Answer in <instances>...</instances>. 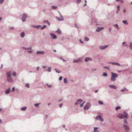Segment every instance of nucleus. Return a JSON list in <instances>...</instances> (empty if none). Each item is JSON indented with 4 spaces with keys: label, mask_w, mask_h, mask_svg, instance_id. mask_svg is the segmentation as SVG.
<instances>
[{
    "label": "nucleus",
    "mask_w": 132,
    "mask_h": 132,
    "mask_svg": "<svg viewBox=\"0 0 132 132\" xmlns=\"http://www.w3.org/2000/svg\"><path fill=\"white\" fill-rule=\"evenodd\" d=\"M111 73L112 75L111 79V81H114L116 80V79L115 78L117 77L118 75L116 73H113L112 72Z\"/></svg>",
    "instance_id": "f257e3e1"
},
{
    "label": "nucleus",
    "mask_w": 132,
    "mask_h": 132,
    "mask_svg": "<svg viewBox=\"0 0 132 132\" xmlns=\"http://www.w3.org/2000/svg\"><path fill=\"white\" fill-rule=\"evenodd\" d=\"M90 106L91 105L89 103H87L86 105L84 106V109L86 110H88L90 108Z\"/></svg>",
    "instance_id": "f03ea898"
},
{
    "label": "nucleus",
    "mask_w": 132,
    "mask_h": 132,
    "mask_svg": "<svg viewBox=\"0 0 132 132\" xmlns=\"http://www.w3.org/2000/svg\"><path fill=\"white\" fill-rule=\"evenodd\" d=\"M27 17V14L25 13H24L23 14L22 16V20L23 22H25L26 20V18Z\"/></svg>",
    "instance_id": "7ed1b4c3"
},
{
    "label": "nucleus",
    "mask_w": 132,
    "mask_h": 132,
    "mask_svg": "<svg viewBox=\"0 0 132 132\" xmlns=\"http://www.w3.org/2000/svg\"><path fill=\"white\" fill-rule=\"evenodd\" d=\"M82 60V58L80 57L77 60H73V63H76L78 62H80Z\"/></svg>",
    "instance_id": "20e7f679"
},
{
    "label": "nucleus",
    "mask_w": 132,
    "mask_h": 132,
    "mask_svg": "<svg viewBox=\"0 0 132 132\" xmlns=\"http://www.w3.org/2000/svg\"><path fill=\"white\" fill-rule=\"evenodd\" d=\"M108 46V45H106L105 46H101L99 47V48L100 50H103L107 48Z\"/></svg>",
    "instance_id": "39448f33"
},
{
    "label": "nucleus",
    "mask_w": 132,
    "mask_h": 132,
    "mask_svg": "<svg viewBox=\"0 0 132 132\" xmlns=\"http://www.w3.org/2000/svg\"><path fill=\"white\" fill-rule=\"evenodd\" d=\"M50 35L53 39H55L57 38L56 36L54 33H50Z\"/></svg>",
    "instance_id": "423d86ee"
},
{
    "label": "nucleus",
    "mask_w": 132,
    "mask_h": 132,
    "mask_svg": "<svg viewBox=\"0 0 132 132\" xmlns=\"http://www.w3.org/2000/svg\"><path fill=\"white\" fill-rule=\"evenodd\" d=\"M7 80L9 82H12L13 80L11 77H7Z\"/></svg>",
    "instance_id": "0eeeda50"
},
{
    "label": "nucleus",
    "mask_w": 132,
    "mask_h": 132,
    "mask_svg": "<svg viewBox=\"0 0 132 132\" xmlns=\"http://www.w3.org/2000/svg\"><path fill=\"white\" fill-rule=\"evenodd\" d=\"M45 53V52L43 51H37L36 53V54L37 55L39 54H43Z\"/></svg>",
    "instance_id": "6e6552de"
},
{
    "label": "nucleus",
    "mask_w": 132,
    "mask_h": 132,
    "mask_svg": "<svg viewBox=\"0 0 132 132\" xmlns=\"http://www.w3.org/2000/svg\"><path fill=\"white\" fill-rule=\"evenodd\" d=\"M104 29L103 27H98L97 28L96 30V32H99L101 31L102 29Z\"/></svg>",
    "instance_id": "1a4fd4ad"
},
{
    "label": "nucleus",
    "mask_w": 132,
    "mask_h": 132,
    "mask_svg": "<svg viewBox=\"0 0 132 132\" xmlns=\"http://www.w3.org/2000/svg\"><path fill=\"white\" fill-rule=\"evenodd\" d=\"M125 130L126 131H129L130 130V128L129 127L127 126L124 125L123 126Z\"/></svg>",
    "instance_id": "9d476101"
},
{
    "label": "nucleus",
    "mask_w": 132,
    "mask_h": 132,
    "mask_svg": "<svg viewBox=\"0 0 132 132\" xmlns=\"http://www.w3.org/2000/svg\"><path fill=\"white\" fill-rule=\"evenodd\" d=\"M92 59L89 57H86L85 58V62H87L89 61H92Z\"/></svg>",
    "instance_id": "9b49d317"
},
{
    "label": "nucleus",
    "mask_w": 132,
    "mask_h": 132,
    "mask_svg": "<svg viewBox=\"0 0 132 132\" xmlns=\"http://www.w3.org/2000/svg\"><path fill=\"white\" fill-rule=\"evenodd\" d=\"M82 101V100L81 99H78L77 100L76 102L75 103V105H78V104L79 103V102H81Z\"/></svg>",
    "instance_id": "f8f14e48"
},
{
    "label": "nucleus",
    "mask_w": 132,
    "mask_h": 132,
    "mask_svg": "<svg viewBox=\"0 0 132 132\" xmlns=\"http://www.w3.org/2000/svg\"><path fill=\"white\" fill-rule=\"evenodd\" d=\"M109 86L111 88H113L115 89L117 88V87L114 85H109Z\"/></svg>",
    "instance_id": "ddd939ff"
},
{
    "label": "nucleus",
    "mask_w": 132,
    "mask_h": 132,
    "mask_svg": "<svg viewBox=\"0 0 132 132\" xmlns=\"http://www.w3.org/2000/svg\"><path fill=\"white\" fill-rule=\"evenodd\" d=\"M10 87H9L7 89H6L5 91V93L6 94H9L10 91Z\"/></svg>",
    "instance_id": "4468645a"
},
{
    "label": "nucleus",
    "mask_w": 132,
    "mask_h": 132,
    "mask_svg": "<svg viewBox=\"0 0 132 132\" xmlns=\"http://www.w3.org/2000/svg\"><path fill=\"white\" fill-rule=\"evenodd\" d=\"M11 72L10 71L6 72V74L7 75V77H11Z\"/></svg>",
    "instance_id": "2eb2a0df"
},
{
    "label": "nucleus",
    "mask_w": 132,
    "mask_h": 132,
    "mask_svg": "<svg viewBox=\"0 0 132 132\" xmlns=\"http://www.w3.org/2000/svg\"><path fill=\"white\" fill-rule=\"evenodd\" d=\"M124 114H125L123 116V117L126 118H128V114L125 112H124Z\"/></svg>",
    "instance_id": "dca6fc26"
},
{
    "label": "nucleus",
    "mask_w": 132,
    "mask_h": 132,
    "mask_svg": "<svg viewBox=\"0 0 132 132\" xmlns=\"http://www.w3.org/2000/svg\"><path fill=\"white\" fill-rule=\"evenodd\" d=\"M56 18L57 19L58 21H63L64 19L63 18H60L59 17H56Z\"/></svg>",
    "instance_id": "f3484780"
},
{
    "label": "nucleus",
    "mask_w": 132,
    "mask_h": 132,
    "mask_svg": "<svg viewBox=\"0 0 132 132\" xmlns=\"http://www.w3.org/2000/svg\"><path fill=\"white\" fill-rule=\"evenodd\" d=\"M21 36L22 38H23L25 36V34L24 32H21L20 33Z\"/></svg>",
    "instance_id": "a211bd4d"
},
{
    "label": "nucleus",
    "mask_w": 132,
    "mask_h": 132,
    "mask_svg": "<svg viewBox=\"0 0 132 132\" xmlns=\"http://www.w3.org/2000/svg\"><path fill=\"white\" fill-rule=\"evenodd\" d=\"M122 46L123 47L125 46L127 47V44L125 42H123L122 43Z\"/></svg>",
    "instance_id": "6ab92c4d"
},
{
    "label": "nucleus",
    "mask_w": 132,
    "mask_h": 132,
    "mask_svg": "<svg viewBox=\"0 0 132 132\" xmlns=\"http://www.w3.org/2000/svg\"><path fill=\"white\" fill-rule=\"evenodd\" d=\"M122 22L126 25H127L128 24V23L127 22V21L126 20H123L122 21Z\"/></svg>",
    "instance_id": "aec40b11"
},
{
    "label": "nucleus",
    "mask_w": 132,
    "mask_h": 132,
    "mask_svg": "<svg viewBox=\"0 0 132 132\" xmlns=\"http://www.w3.org/2000/svg\"><path fill=\"white\" fill-rule=\"evenodd\" d=\"M27 108V107L26 106H24L22 108L21 110L22 111H25V110Z\"/></svg>",
    "instance_id": "412c9836"
},
{
    "label": "nucleus",
    "mask_w": 132,
    "mask_h": 132,
    "mask_svg": "<svg viewBox=\"0 0 132 132\" xmlns=\"http://www.w3.org/2000/svg\"><path fill=\"white\" fill-rule=\"evenodd\" d=\"M52 9L53 10H55L57 8V7L56 6H54L52 5L51 6Z\"/></svg>",
    "instance_id": "4be33fe9"
},
{
    "label": "nucleus",
    "mask_w": 132,
    "mask_h": 132,
    "mask_svg": "<svg viewBox=\"0 0 132 132\" xmlns=\"http://www.w3.org/2000/svg\"><path fill=\"white\" fill-rule=\"evenodd\" d=\"M56 32H57L58 34H61V30L59 29L57 30L56 31Z\"/></svg>",
    "instance_id": "5701e85b"
},
{
    "label": "nucleus",
    "mask_w": 132,
    "mask_h": 132,
    "mask_svg": "<svg viewBox=\"0 0 132 132\" xmlns=\"http://www.w3.org/2000/svg\"><path fill=\"white\" fill-rule=\"evenodd\" d=\"M84 39L86 41H88L89 40V39L88 37H84Z\"/></svg>",
    "instance_id": "b1692460"
},
{
    "label": "nucleus",
    "mask_w": 132,
    "mask_h": 132,
    "mask_svg": "<svg viewBox=\"0 0 132 132\" xmlns=\"http://www.w3.org/2000/svg\"><path fill=\"white\" fill-rule=\"evenodd\" d=\"M101 116H97L96 117V118H95L96 120H99V119H100V118H101Z\"/></svg>",
    "instance_id": "393cba45"
},
{
    "label": "nucleus",
    "mask_w": 132,
    "mask_h": 132,
    "mask_svg": "<svg viewBox=\"0 0 132 132\" xmlns=\"http://www.w3.org/2000/svg\"><path fill=\"white\" fill-rule=\"evenodd\" d=\"M115 27H116L118 30L119 29L118 26L117 24H114L113 25Z\"/></svg>",
    "instance_id": "a878e982"
},
{
    "label": "nucleus",
    "mask_w": 132,
    "mask_h": 132,
    "mask_svg": "<svg viewBox=\"0 0 132 132\" xmlns=\"http://www.w3.org/2000/svg\"><path fill=\"white\" fill-rule=\"evenodd\" d=\"M103 74L102 75V76H104V77H106L108 76L107 74L106 73L104 72L103 73Z\"/></svg>",
    "instance_id": "bb28decb"
},
{
    "label": "nucleus",
    "mask_w": 132,
    "mask_h": 132,
    "mask_svg": "<svg viewBox=\"0 0 132 132\" xmlns=\"http://www.w3.org/2000/svg\"><path fill=\"white\" fill-rule=\"evenodd\" d=\"M113 65H116L119 66H121V65L119 64V63H114V64H113Z\"/></svg>",
    "instance_id": "cd10ccee"
},
{
    "label": "nucleus",
    "mask_w": 132,
    "mask_h": 132,
    "mask_svg": "<svg viewBox=\"0 0 132 132\" xmlns=\"http://www.w3.org/2000/svg\"><path fill=\"white\" fill-rule=\"evenodd\" d=\"M64 82L65 83H67L68 82V81L66 78H65L64 79Z\"/></svg>",
    "instance_id": "c85d7f7f"
},
{
    "label": "nucleus",
    "mask_w": 132,
    "mask_h": 132,
    "mask_svg": "<svg viewBox=\"0 0 132 132\" xmlns=\"http://www.w3.org/2000/svg\"><path fill=\"white\" fill-rule=\"evenodd\" d=\"M46 26L45 25H44L42 28H41L40 29L42 30L44 29L46 27Z\"/></svg>",
    "instance_id": "c756f323"
},
{
    "label": "nucleus",
    "mask_w": 132,
    "mask_h": 132,
    "mask_svg": "<svg viewBox=\"0 0 132 132\" xmlns=\"http://www.w3.org/2000/svg\"><path fill=\"white\" fill-rule=\"evenodd\" d=\"M98 103L101 105H103V103L101 101H99L98 102Z\"/></svg>",
    "instance_id": "7c9ffc66"
},
{
    "label": "nucleus",
    "mask_w": 132,
    "mask_h": 132,
    "mask_svg": "<svg viewBox=\"0 0 132 132\" xmlns=\"http://www.w3.org/2000/svg\"><path fill=\"white\" fill-rule=\"evenodd\" d=\"M55 70L56 72L58 73H60L61 72V71H58V69H57L56 68L55 69Z\"/></svg>",
    "instance_id": "2f4dec72"
},
{
    "label": "nucleus",
    "mask_w": 132,
    "mask_h": 132,
    "mask_svg": "<svg viewBox=\"0 0 132 132\" xmlns=\"http://www.w3.org/2000/svg\"><path fill=\"white\" fill-rule=\"evenodd\" d=\"M81 1V0H77L76 2L77 4H79Z\"/></svg>",
    "instance_id": "473e14b6"
},
{
    "label": "nucleus",
    "mask_w": 132,
    "mask_h": 132,
    "mask_svg": "<svg viewBox=\"0 0 132 132\" xmlns=\"http://www.w3.org/2000/svg\"><path fill=\"white\" fill-rule=\"evenodd\" d=\"M12 75L14 76H16V73L15 71H13L12 73Z\"/></svg>",
    "instance_id": "72a5a7b5"
},
{
    "label": "nucleus",
    "mask_w": 132,
    "mask_h": 132,
    "mask_svg": "<svg viewBox=\"0 0 132 132\" xmlns=\"http://www.w3.org/2000/svg\"><path fill=\"white\" fill-rule=\"evenodd\" d=\"M40 104V103H36V104H34V105L36 107H38V108H39V107L38 106Z\"/></svg>",
    "instance_id": "f704fd0d"
},
{
    "label": "nucleus",
    "mask_w": 132,
    "mask_h": 132,
    "mask_svg": "<svg viewBox=\"0 0 132 132\" xmlns=\"http://www.w3.org/2000/svg\"><path fill=\"white\" fill-rule=\"evenodd\" d=\"M121 108V107L120 106H117L115 108L116 110H117L118 109H120Z\"/></svg>",
    "instance_id": "c9c22d12"
},
{
    "label": "nucleus",
    "mask_w": 132,
    "mask_h": 132,
    "mask_svg": "<svg viewBox=\"0 0 132 132\" xmlns=\"http://www.w3.org/2000/svg\"><path fill=\"white\" fill-rule=\"evenodd\" d=\"M51 67H48V72H50L51 71Z\"/></svg>",
    "instance_id": "e433bc0d"
},
{
    "label": "nucleus",
    "mask_w": 132,
    "mask_h": 132,
    "mask_svg": "<svg viewBox=\"0 0 132 132\" xmlns=\"http://www.w3.org/2000/svg\"><path fill=\"white\" fill-rule=\"evenodd\" d=\"M22 48L25 50H29V48H26L24 47H22Z\"/></svg>",
    "instance_id": "4c0bfd02"
},
{
    "label": "nucleus",
    "mask_w": 132,
    "mask_h": 132,
    "mask_svg": "<svg viewBox=\"0 0 132 132\" xmlns=\"http://www.w3.org/2000/svg\"><path fill=\"white\" fill-rule=\"evenodd\" d=\"M46 85L49 88H51L52 87V86L51 85H49L48 84H46Z\"/></svg>",
    "instance_id": "58836bf2"
},
{
    "label": "nucleus",
    "mask_w": 132,
    "mask_h": 132,
    "mask_svg": "<svg viewBox=\"0 0 132 132\" xmlns=\"http://www.w3.org/2000/svg\"><path fill=\"white\" fill-rule=\"evenodd\" d=\"M130 47L131 49H132V42L130 44Z\"/></svg>",
    "instance_id": "ea45409f"
},
{
    "label": "nucleus",
    "mask_w": 132,
    "mask_h": 132,
    "mask_svg": "<svg viewBox=\"0 0 132 132\" xmlns=\"http://www.w3.org/2000/svg\"><path fill=\"white\" fill-rule=\"evenodd\" d=\"M26 86L28 88H29L30 87L29 84H26Z\"/></svg>",
    "instance_id": "a19ab883"
},
{
    "label": "nucleus",
    "mask_w": 132,
    "mask_h": 132,
    "mask_svg": "<svg viewBox=\"0 0 132 132\" xmlns=\"http://www.w3.org/2000/svg\"><path fill=\"white\" fill-rule=\"evenodd\" d=\"M4 1V0H0V4H2Z\"/></svg>",
    "instance_id": "79ce46f5"
},
{
    "label": "nucleus",
    "mask_w": 132,
    "mask_h": 132,
    "mask_svg": "<svg viewBox=\"0 0 132 132\" xmlns=\"http://www.w3.org/2000/svg\"><path fill=\"white\" fill-rule=\"evenodd\" d=\"M120 8V6L119 5H118L117 6V8L118 9V11H119L120 10L119 9V8Z\"/></svg>",
    "instance_id": "37998d69"
},
{
    "label": "nucleus",
    "mask_w": 132,
    "mask_h": 132,
    "mask_svg": "<svg viewBox=\"0 0 132 132\" xmlns=\"http://www.w3.org/2000/svg\"><path fill=\"white\" fill-rule=\"evenodd\" d=\"M60 59L61 60H62L64 62H65L66 61L63 59L62 57H60Z\"/></svg>",
    "instance_id": "c03bdc74"
},
{
    "label": "nucleus",
    "mask_w": 132,
    "mask_h": 132,
    "mask_svg": "<svg viewBox=\"0 0 132 132\" xmlns=\"http://www.w3.org/2000/svg\"><path fill=\"white\" fill-rule=\"evenodd\" d=\"M62 79V77L60 76L59 78V80L60 81H61Z\"/></svg>",
    "instance_id": "a18cd8bd"
},
{
    "label": "nucleus",
    "mask_w": 132,
    "mask_h": 132,
    "mask_svg": "<svg viewBox=\"0 0 132 132\" xmlns=\"http://www.w3.org/2000/svg\"><path fill=\"white\" fill-rule=\"evenodd\" d=\"M94 131L95 132L96 131V130L98 128L97 127H94Z\"/></svg>",
    "instance_id": "49530a36"
},
{
    "label": "nucleus",
    "mask_w": 132,
    "mask_h": 132,
    "mask_svg": "<svg viewBox=\"0 0 132 132\" xmlns=\"http://www.w3.org/2000/svg\"><path fill=\"white\" fill-rule=\"evenodd\" d=\"M44 22L45 23H47L48 21L47 20H45L44 21Z\"/></svg>",
    "instance_id": "de8ad7c7"
},
{
    "label": "nucleus",
    "mask_w": 132,
    "mask_h": 132,
    "mask_svg": "<svg viewBox=\"0 0 132 132\" xmlns=\"http://www.w3.org/2000/svg\"><path fill=\"white\" fill-rule=\"evenodd\" d=\"M99 120H101V121H104V120L101 117V118H100V119H99Z\"/></svg>",
    "instance_id": "09e8293b"
},
{
    "label": "nucleus",
    "mask_w": 132,
    "mask_h": 132,
    "mask_svg": "<svg viewBox=\"0 0 132 132\" xmlns=\"http://www.w3.org/2000/svg\"><path fill=\"white\" fill-rule=\"evenodd\" d=\"M119 2H120L122 4L124 2V1L123 0H120Z\"/></svg>",
    "instance_id": "8fccbe9b"
},
{
    "label": "nucleus",
    "mask_w": 132,
    "mask_h": 132,
    "mask_svg": "<svg viewBox=\"0 0 132 132\" xmlns=\"http://www.w3.org/2000/svg\"><path fill=\"white\" fill-rule=\"evenodd\" d=\"M41 26L40 25H38L36 27V28L39 29V28Z\"/></svg>",
    "instance_id": "3c124183"
},
{
    "label": "nucleus",
    "mask_w": 132,
    "mask_h": 132,
    "mask_svg": "<svg viewBox=\"0 0 132 132\" xmlns=\"http://www.w3.org/2000/svg\"><path fill=\"white\" fill-rule=\"evenodd\" d=\"M75 27H76L77 28H78V25L76 23H75Z\"/></svg>",
    "instance_id": "603ef678"
},
{
    "label": "nucleus",
    "mask_w": 132,
    "mask_h": 132,
    "mask_svg": "<svg viewBox=\"0 0 132 132\" xmlns=\"http://www.w3.org/2000/svg\"><path fill=\"white\" fill-rule=\"evenodd\" d=\"M63 104L62 103H61V104L59 105V106L60 108H61L62 107V106L63 105Z\"/></svg>",
    "instance_id": "864d4df0"
},
{
    "label": "nucleus",
    "mask_w": 132,
    "mask_h": 132,
    "mask_svg": "<svg viewBox=\"0 0 132 132\" xmlns=\"http://www.w3.org/2000/svg\"><path fill=\"white\" fill-rule=\"evenodd\" d=\"M127 120H125L124 121V123H127Z\"/></svg>",
    "instance_id": "5fc2aeb1"
},
{
    "label": "nucleus",
    "mask_w": 132,
    "mask_h": 132,
    "mask_svg": "<svg viewBox=\"0 0 132 132\" xmlns=\"http://www.w3.org/2000/svg\"><path fill=\"white\" fill-rule=\"evenodd\" d=\"M14 29V27H11L9 28L10 29Z\"/></svg>",
    "instance_id": "6e6d98bb"
},
{
    "label": "nucleus",
    "mask_w": 132,
    "mask_h": 132,
    "mask_svg": "<svg viewBox=\"0 0 132 132\" xmlns=\"http://www.w3.org/2000/svg\"><path fill=\"white\" fill-rule=\"evenodd\" d=\"M59 14H60V17H61V18H63V16H62L61 15V13H60V12H59Z\"/></svg>",
    "instance_id": "4d7b16f0"
},
{
    "label": "nucleus",
    "mask_w": 132,
    "mask_h": 132,
    "mask_svg": "<svg viewBox=\"0 0 132 132\" xmlns=\"http://www.w3.org/2000/svg\"><path fill=\"white\" fill-rule=\"evenodd\" d=\"M126 12V9H124L123 10V12L124 13H125Z\"/></svg>",
    "instance_id": "13d9d810"
},
{
    "label": "nucleus",
    "mask_w": 132,
    "mask_h": 132,
    "mask_svg": "<svg viewBox=\"0 0 132 132\" xmlns=\"http://www.w3.org/2000/svg\"><path fill=\"white\" fill-rule=\"evenodd\" d=\"M36 27H37V26H35V25H32V26H31V27H34V28H36Z\"/></svg>",
    "instance_id": "bf43d9fd"
},
{
    "label": "nucleus",
    "mask_w": 132,
    "mask_h": 132,
    "mask_svg": "<svg viewBox=\"0 0 132 132\" xmlns=\"http://www.w3.org/2000/svg\"><path fill=\"white\" fill-rule=\"evenodd\" d=\"M79 41L82 44H83V43H84L82 41L81 39L79 40Z\"/></svg>",
    "instance_id": "052dcab7"
},
{
    "label": "nucleus",
    "mask_w": 132,
    "mask_h": 132,
    "mask_svg": "<svg viewBox=\"0 0 132 132\" xmlns=\"http://www.w3.org/2000/svg\"><path fill=\"white\" fill-rule=\"evenodd\" d=\"M103 68H106L107 69H109V68L108 67H106V66L104 67Z\"/></svg>",
    "instance_id": "680f3d73"
},
{
    "label": "nucleus",
    "mask_w": 132,
    "mask_h": 132,
    "mask_svg": "<svg viewBox=\"0 0 132 132\" xmlns=\"http://www.w3.org/2000/svg\"><path fill=\"white\" fill-rule=\"evenodd\" d=\"M123 89H124L125 91H128V90L126 89V87H125Z\"/></svg>",
    "instance_id": "e2e57ef3"
},
{
    "label": "nucleus",
    "mask_w": 132,
    "mask_h": 132,
    "mask_svg": "<svg viewBox=\"0 0 132 132\" xmlns=\"http://www.w3.org/2000/svg\"><path fill=\"white\" fill-rule=\"evenodd\" d=\"M15 87H13L12 88V91L14 92V90Z\"/></svg>",
    "instance_id": "0e129e2a"
},
{
    "label": "nucleus",
    "mask_w": 132,
    "mask_h": 132,
    "mask_svg": "<svg viewBox=\"0 0 132 132\" xmlns=\"http://www.w3.org/2000/svg\"><path fill=\"white\" fill-rule=\"evenodd\" d=\"M83 106V104L82 103L80 105V106L81 107H82Z\"/></svg>",
    "instance_id": "69168bd1"
},
{
    "label": "nucleus",
    "mask_w": 132,
    "mask_h": 132,
    "mask_svg": "<svg viewBox=\"0 0 132 132\" xmlns=\"http://www.w3.org/2000/svg\"><path fill=\"white\" fill-rule=\"evenodd\" d=\"M28 52L29 53H32V52L31 51H28Z\"/></svg>",
    "instance_id": "338daca9"
},
{
    "label": "nucleus",
    "mask_w": 132,
    "mask_h": 132,
    "mask_svg": "<svg viewBox=\"0 0 132 132\" xmlns=\"http://www.w3.org/2000/svg\"><path fill=\"white\" fill-rule=\"evenodd\" d=\"M42 67L44 68H46V66L44 65Z\"/></svg>",
    "instance_id": "774afa93"
}]
</instances>
